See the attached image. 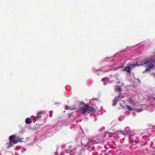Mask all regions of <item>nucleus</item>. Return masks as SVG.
<instances>
[{
  "instance_id": "obj_5",
  "label": "nucleus",
  "mask_w": 155,
  "mask_h": 155,
  "mask_svg": "<svg viewBox=\"0 0 155 155\" xmlns=\"http://www.w3.org/2000/svg\"><path fill=\"white\" fill-rule=\"evenodd\" d=\"M41 112H38L36 116L35 117L36 120H38L41 117Z\"/></svg>"
},
{
  "instance_id": "obj_9",
  "label": "nucleus",
  "mask_w": 155,
  "mask_h": 155,
  "mask_svg": "<svg viewBox=\"0 0 155 155\" xmlns=\"http://www.w3.org/2000/svg\"><path fill=\"white\" fill-rule=\"evenodd\" d=\"M15 137V136L14 135H12L11 136L9 137L10 139L11 140H12L13 138H14Z\"/></svg>"
},
{
  "instance_id": "obj_10",
  "label": "nucleus",
  "mask_w": 155,
  "mask_h": 155,
  "mask_svg": "<svg viewBox=\"0 0 155 155\" xmlns=\"http://www.w3.org/2000/svg\"><path fill=\"white\" fill-rule=\"evenodd\" d=\"M127 107L128 108V109L130 110L131 111V110H133V109L132 108V107H130L127 106Z\"/></svg>"
},
{
  "instance_id": "obj_20",
  "label": "nucleus",
  "mask_w": 155,
  "mask_h": 155,
  "mask_svg": "<svg viewBox=\"0 0 155 155\" xmlns=\"http://www.w3.org/2000/svg\"><path fill=\"white\" fill-rule=\"evenodd\" d=\"M127 133H130V132L129 131H128L127 132Z\"/></svg>"
},
{
  "instance_id": "obj_6",
  "label": "nucleus",
  "mask_w": 155,
  "mask_h": 155,
  "mask_svg": "<svg viewBox=\"0 0 155 155\" xmlns=\"http://www.w3.org/2000/svg\"><path fill=\"white\" fill-rule=\"evenodd\" d=\"M25 123L27 124H30L31 123V120H30L29 118H27L25 121Z\"/></svg>"
},
{
  "instance_id": "obj_18",
  "label": "nucleus",
  "mask_w": 155,
  "mask_h": 155,
  "mask_svg": "<svg viewBox=\"0 0 155 155\" xmlns=\"http://www.w3.org/2000/svg\"><path fill=\"white\" fill-rule=\"evenodd\" d=\"M142 110V109L140 110H138V112H140Z\"/></svg>"
},
{
  "instance_id": "obj_4",
  "label": "nucleus",
  "mask_w": 155,
  "mask_h": 155,
  "mask_svg": "<svg viewBox=\"0 0 155 155\" xmlns=\"http://www.w3.org/2000/svg\"><path fill=\"white\" fill-rule=\"evenodd\" d=\"M119 99H118L116 97L115 99L114 100L113 102V106H115L116 104H117V102L118 101Z\"/></svg>"
},
{
  "instance_id": "obj_12",
  "label": "nucleus",
  "mask_w": 155,
  "mask_h": 155,
  "mask_svg": "<svg viewBox=\"0 0 155 155\" xmlns=\"http://www.w3.org/2000/svg\"><path fill=\"white\" fill-rule=\"evenodd\" d=\"M92 100H94V101H98L99 99L98 98H93L92 99Z\"/></svg>"
},
{
  "instance_id": "obj_2",
  "label": "nucleus",
  "mask_w": 155,
  "mask_h": 155,
  "mask_svg": "<svg viewBox=\"0 0 155 155\" xmlns=\"http://www.w3.org/2000/svg\"><path fill=\"white\" fill-rule=\"evenodd\" d=\"M155 62V59H153V57L147 60L146 61L141 64L145 65L146 67H147L145 71H150L151 69H153L154 67V63Z\"/></svg>"
},
{
  "instance_id": "obj_16",
  "label": "nucleus",
  "mask_w": 155,
  "mask_h": 155,
  "mask_svg": "<svg viewBox=\"0 0 155 155\" xmlns=\"http://www.w3.org/2000/svg\"><path fill=\"white\" fill-rule=\"evenodd\" d=\"M105 78H103L102 79L101 81L104 82V81H105Z\"/></svg>"
},
{
  "instance_id": "obj_17",
  "label": "nucleus",
  "mask_w": 155,
  "mask_h": 155,
  "mask_svg": "<svg viewBox=\"0 0 155 155\" xmlns=\"http://www.w3.org/2000/svg\"><path fill=\"white\" fill-rule=\"evenodd\" d=\"M120 105L121 107H122L123 108H124V107L122 106V104H120Z\"/></svg>"
},
{
  "instance_id": "obj_1",
  "label": "nucleus",
  "mask_w": 155,
  "mask_h": 155,
  "mask_svg": "<svg viewBox=\"0 0 155 155\" xmlns=\"http://www.w3.org/2000/svg\"><path fill=\"white\" fill-rule=\"evenodd\" d=\"M79 109L82 114H89L95 111V108L92 106H90L87 104H85L84 102H81L79 106Z\"/></svg>"
},
{
  "instance_id": "obj_14",
  "label": "nucleus",
  "mask_w": 155,
  "mask_h": 155,
  "mask_svg": "<svg viewBox=\"0 0 155 155\" xmlns=\"http://www.w3.org/2000/svg\"><path fill=\"white\" fill-rule=\"evenodd\" d=\"M107 132L108 134H112V135H114V134H115V133H111L110 132Z\"/></svg>"
},
{
  "instance_id": "obj_7",
  "label": "nucleus",
  "mask_w": 155,
  "mask_h": 155,
  "mask_svg": "<svg viewBox=\"0 0 155 155\" xmlns=\"http://www.w3.org/2000/svg\"><path fill=\"white\" fill-rule=\"evenodd\" d=\"M124 96H123L121 93H119V95H118V96H117V97H116L117 98L120 100L121 99H122V98H124Z\"/></svg>"
},
{
  "instance_id": "obj_15",
  "label": "nucleus",
  "mask_w": 155,
  "mask_h": 155,
  "mask_svg": "<svg viewBox=\"0 0 155 155\" xmlns=\"http://www.w3.org/2000/svg\"><path fill=\"white\" fill-rule=\"evenodd\" d=\"M13 143V142H11L10 141L9 143V144L11 146H12V144Z\"/></svg>"
},
{
  "instance_id": "obj_21",
  "label": "nucleus",
  "mask_w": 155,
  "mask_h": 155,
  "mask_svg": "<svg viewBox=\"0 0 155 155\" xmlns=\"http://www.w3.org/2000/svg\"><path fill=\"white\" fill-rule=\"evenodd\" d=\"M153 99L155 100V98H153Z\"/></svg>"
},
{
  "instance_id": "obj_13",
  "label": "nucleus",
  "mask_w": 155,
  "mask_h": 155,
  "mask_svg": "<svg viewBox=\"0 0 155 155\" xmlns=\"http://www.w3.org/2000/svg\"><path fill=\"white\" fill-rule=\"evenodd\" d=\"M18 142V140H14L13 142V143L14 144H15V143H17Z\"/></svg>"
},
{
  "instance_id": "obj_3",
  "label": "nucleus",
  "mask_w": 155,
  "mask_h": 155,
  "mask_svg": "<svg viewBox=\"0 0 155 155\" xmlns=\"http://www.w3.org/2000/svg\"><path fill=\"white\" fill-rule=\"evenodd\" d=\"M139 65H140V64H131L130 65V66H128L127 67H126L123 70V71L127 72L129 73L130 74L131 70L132 69L131 66H132L133 67H136L137 66Z\"/></svg>"
},
{
  "instance_id": "obj_8",
  "label": "nucleus",
  "mask_w": 155,
  "mask_h": 155,
  "mask_svg": "<svg viewBox=\"0 0 155 155\" xmlns=\"http://www.w3.org/2000/svg\"><path fill=\"white\" fill-rule=\"evenodd\" d=\"M121 88L119 86H117L116 87V91L117 92H118L119 93H121Z\"/></svg>"
},
{
  "instance_id": "obj_11",
  "label": "nucleus",
  "mask_w": 155,
  "mask_h": 155,
  "mask_svg": "<svg viewBox=\"0 0 155 155\" xmlns=\"http://www.w3.org/2000/svg\"><path fill=\"white\" fill-rule=\"evenodd\" d=\"M22 138H20L19 137H18L17 139V140H18V142H22Z\"/></svg>"
},
{
  "instance_id": "obj_19",
  "label": "nucleus",
  "mask_w": 155,
  "mask_h": 155,
  "mask_svg": "<svg viewBox=\"0 0 155 155\" xmlns=\"http://www.w3.org/2000/svg\"><path fill=\"white\" fill-rule=\"evenodd\" d=\"M110 70L109 69H108L107 71H110Z\"/></svg>"
}]
</instances>
